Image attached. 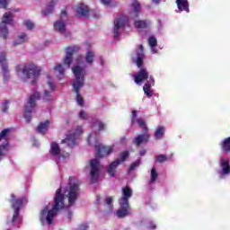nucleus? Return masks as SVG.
Listing matches in <instances>:
<instances>
[{
	"label": "nucleus",
	"mask_w": 230,
	"mask_h": 230,
	"mask_svg": "<svg viewBox=\"0 0 230 230\" xmlns=\"http://www.w3.org/2000/svg\"><path fill=\"white\" fill-rule=\"evenodd\" d=\"M65 200L66 195L62 193V189L60 187L56 190L52 208L49 209V206H45L40 213V221L41 226H44L46 222L49 226L53 224V218L58 215V211H62V209L66 208Z\"/></svg>",
	"instance_id": "nucleus-1"
},
{
	"label": "nucleus",
	"mask_w": 230,
	"mask_h": 230,
	"mask_svg": "<svg viewBox=\"0 0 230 230\" xmlns=\"http://www.w3.org/2000/svg\"><path fill=\"white\" fill-rule=\"evenodd\" d=\"M72 71L75 76V80L73 83L74 91L76 94V102L80 107H84V98L80 94V88L84 84L85 69L84 67L76 66L72 68Z\"/></svg>",
	"instance_id": "nucleus-2"
},
{
	"label": "nucleus",
	"mask_w": 230,
	"mask_h": 230,
	"mask_svg": "<svg viewBox=\"0 0 230 230\" xmlns=\"http://www.w3.org/2000/svg\"><path fill=\"white\" fill-rule=\"evenodd\" d=\"M132 189L126 186L122 189V197L119 199V208L117 210L118 218H125L130 215V203L128 199L132 197Z\"/></svg>",
	"instance_id": "nucleus-3"
},
{
	"label": "nucleus",
	"mask_w": 230,
	"mask_h": 230,
	"mask_svg": "<svg viewBox=\"0 0 230 230\" xmlns=\"http://www.w3.org/2000/svg\"><path fill=\"white\" fill-rule=\"evenodd\" d=\"M16 73L17 75L22 74L23 76L26 78V80H30V78H32V85H35L37 84V78L40 76V68H39L35 64L31 63L28 65H25L23 67L21 65L16 66Z\"/></svg>",
	"instance_id": "nucleus-4"
},
{
	"label": "nucleus",
	"mask_w": 230,
	"mask_h": 230,
	"mask_svg": "<svg viewBox=\"0 0 230 230\" xmlns=\"http://www.w3.org/2000/svg\"><path fill=\"white\" fill-rule=\"evenodd\" d=\"M37 100H40V93L39 92H35L34 94L30 95L29 100L27 102V106H25V113L24 118L27 123L31 121V112H33V109L37 106Z\"/></svg>",
	"instance_id": "nucleus-5"
},
{
	"label": "nucleus",
	"mask_w": 230,
	"mask_h": 230,
	"mask_svg": "<svg viewBox=\"0 0 230 230\" xmlns=\"http://www.w3.org/2000/svg\"><path fill=\"white\" fill-rule=\"evenodd\" d=\"M82 134H84V129L81 126H78L74 131L66 135V137L61 141V144L66 145L68 148H73V146H76V140Z\"/></svg>",
	"instance_id": "nucleus-6"
},
{
	"label": "nucleus",
	"mask_w": 230,
	"mask_h": 230,
	"mask_svg": "<svg viewBox=\"0 0 230 230\" xmlns=\"http://www.w3.org/2000/svg\"><path fill=\"white\" fill-rule=\"evenodd\" d=\"M6 24H13V14L12 13H5L2 17L0 37L4 40L8 39V27Z\"/></svg>",
	"instance_id": "nucleus-7"
},
{
	"label": "nucleus",
	"mask_w": 230,
	"mask_h": 230,
	"mask_svg": "<svg viewBox=\"0 0 230 230\" xmlns=\"http://www.w3.org/2000/svg\"><path fill=\"white\" fill-rule=\"evenodd\" d=\"M10 202L12 204V208L14 209V213L12 218V224L17 221L19 218V213L21 211V207L24 204V198L17 199L14 194H12Z\"/></svg>",
	"instance_id": "nucleus-8"
},
{
	"label": "nucleus",
	"mask_w": 230,
	"mask_h": 230,
	"mask_svg": "<svg viewBox=\"0 0 230 230\" xmlns=\"http://www.w3.org/2000/svg\"><path fill=\"white\" fill-rule=\"evenodd\" d=\"M80 193V186L78 183H69V190H68V206H75V202L78 200V195Z\"/></svg>",
	"instance_id": "nucleus-9"
},
{
	"label": "nucleus",
	"mask_w": 230,
	"mask_h": 230,
	"mask_svg": "<svg viewBox=\"0 0 230 230\" xmlns=\"http://www.w3.org/2000/svg\"><path fill=\"white\" fill-rule=\"evenodd\" d=\"M95 150L96 157H98V159H102L103 157H107V155H111V154H112V150H114V147L112 146L98 144L95 145Z\"/></svg>",
	"instance_id": "nucleus-10"
},
{
	"label": "nucleus",
	"mask_w": 230,
	"mask_h": 230,
	"mask_svg": "<svg viewBox=\"0 0 230 230\" xmlns=\"http://www.w3.org/2000/svg\"><path fill=\"white\" fill-rule=\"evenodd\" d=\"M66 51V55L64 58V66L71 67V64L73 63V56L75 55V53H78V51H80V47L76 45L67 47Z\"/></svg>",
	"instance_id": "nucleus-11"
},
{
	"label": "nucleus",
	"mask_w": 230,
	"mask_h": 230,
	"mask_svg": "<svg viewBox=\"0 0 230 230\" xmlns=\"http://www.w3.org/2000/svg\"><path fill=\"white\" fill-rule=\"evenodd\" d=\"M0 64L2 66L4 82H8L10 80V70L8 69V63L6 62V54L4 52H0Z\"/></svg>",
	"instance_id": "nucleus-12"
},
{
	"label": "nucleus",
	"mask_w": 230,
	"mask_h": 230,
	"mask_svg": "<svg viewBox=\"0 0 230 230\" xmlns=\"http://www.w3.org/2000/svg\"><path fill=\"white\" fill-rule=\"evenodd\" d=\"M127 18H125V16H119L115 18L113 28L115 39H118L119 37V30H121V28H125Z\"/></svg>",
	"instance_id": "nucleus-13"
},
{
	"label": "nucleus",
	"mask_w": 230,
	"mask_h": 230,
	"mask_svg": "<svg viewBox=\"0 0 230 230\" xmlns=\"http://www.w3.org/2000/svg\"><path fill=\"white\" fill-rule=\"evenodd\" d=\"M98 164H100V161H98L97 159H92L90 161V166H91L90 177L93 183L98 181V173H100V170L98 169Z\"/></svg>",
	"instance_id": "nucleus-14"
},
{
	"label": "nucleus",
	"mask_w": 230,
	"mask_h": 230,
	"mask_svg": "<svg viewBox=\"0 0 230 230\" xmlns=\"http://www.w3.org/2000/svg\"><path fill=\"white\" fill-rule=\"evenodd\" d=\"M150 141V133L143 132V134L137 135L133 139V145L136 146H141V145H146Z\"/></svg>",
	"instance_id": "nucleus-15"
},
{
	"label": "nucleus",
	"mask_w": 230,
	"mask_h": 230,
	"mask_svg": "<svg viewBox=\"0 0 230 230\" xmlns=\"http://www.w3.org/2000/svg\"><path fill=\"white\" fill-rule=\"evenodd\" d=\"M135 80V84H141V82H145V80H148L149 74L146 68H140L137 75H133Z\"/></svg>",
	"instance_id": "nucleus-16"
},
{
	"label": "nucleus",
	"mask_w": 230,
	"mask_h": 230,
	"mask_svg": "<svg viewBox=\"0 0 230 230\" xmlns=\"http://www.w3.org/2000/svg\"><path fill=\"white\" fill-rule=\"evenodd\" d=\"M149 80L146 82V84L143 86V91L145 94L147 96V98H152L154 93H152V85L155 84V79L152 75H150Z\"/></svg>",
	"instance_id": "nucleus-17"
},
{
	"label": "nucleus",
	"mask_w": 230,
	"mask_h": 230,
	"mask_svg": "<svg viewBox=\"0 0 230 230\" xmlns=\"http://www.w3.org/2000/svg\"><path fill=\"white\" fill-rule=\"evenodd\" d=\"M77 17H87L89 15V6L85 4H79L75 8Z\"/></svg>",
	"instance_id": "nucleus-18"
},
{
	"label": "nucleus",
	"mask_w": 230,
	"mask_h": 230,
	"mask_svg": "<svg viewBox=\"0 0 230 230\" xmlns=\"http://www.w3.org/2000/svg\"><path fill=\"white\" fill-rule=\"evenodd\" d=\"M119 164H121V161H119V159L113 161L107 168L109 175L116 177V168H118Z\"/></svg>",
	"instance_id": "nucleus-19"
},
{
	"label": "nucleus",
	"mask_w": 230,
	"mask_h": 230,
	"mask_svg": "<svg viewBox=\"0 0 230 230\" xmlns=\"http://www.w3.org/2000/svg\"><path fill=\"white\" fill-rule=\"evenodd\" d=\"M176 4L180 12L190 13V3H188V0H176Z\"/></svg>",
	"instance_id": "nucleus-20"
},
{
	"label": "nucleus",
	"mask_w": 230,
	"mask_h": 230,
	"mask_svg": "<svg viewBox=\"0 0 230 230\" xmlns=\"http://www.w3.org/2000/svg\"><path fill=\"white\" fill-rule=\"evenodd\" d=\"M62 152V149H60V146L57 142H52L50 146V155H53L54 157H60V154Z\"/></svg>",
	"instance_id": "nucleus-21"
},
{
	"label": "nucleus",
	"mask_w": 230,
	"mask_h": 230,
	"mask_svg": "<svg viewBox=\"0 0 230 230\" xmlns=\"http://www.w3.org/2000/svg\"><path fill=\"white\" fill-rule=\"evenodd\" d=\"M57 3H58V0H51L47 5V9L43 10L41 13L45 16L51 15V13H53V10H55Z\"/></svg>",
	"instance_id": "nucleus-22"
},
{
	"label": "nucleus",
	"mask_w": 230,
	"mask_h": 230,
	"mask_svg": "<svg viewBox=\"0 0 230 230\" xmlns=\"http://www.w3.org/2000/svg\"><path fill=\"white\" fill-rule=\"evenodd\" d=\"M135 28L137 30H146L150 26V21L148 20H137L134 23Z\"/></svg>",
	"instance_id": "nucleus-23"
},
{
	"label": "nucleus",
	"mask_w": 230,
	"mask_h": 230,
	"mask_svg": "<svg viewBox=\"0 0 230 230\" xmlns=\"http://www.w3.org/2000/svg\"><path fill=\"white\" fill-rule=\"evenodd\" d=\"M48 128H49V121L45 120L44 122H40L36 128V132H38L39 134H46V131L48 130Z\"/></svg>",
	"instance_id": "nucleus-24"
},
{
	"label": "nucleus",
	"mask_w": 230,
	"mask_h": 230,
	"mask_svg": "<svg viewBox=\"0 0 230 230\" xmlns=\"http://www.w3.org/2000/svg\"><path fill=\"white\" fill-rule=\"evenodd\" d=\"M220 166L222 168L223 175H229L230 173V165L228 160L221 159Z\"/></svg>",
	"instance_id": "nucleus-25"
},
{
	"label": "nucleus",
	"mask_w": 230,
	"mask_h": 230,
	"mask_svg": "<svg viewBox=\"0 0 230 230\" xmlns=\"http://www.w3.org/2000/svg\"><path fill=\"white\" fill-rule=\"evenodd\" d=\"M54 30H56V31H58L59 33H66V22L61 20L57 21L54 23Z\"/></svg>",
	"instance_id": "nucleus-26"
},
{
	"label": "nucleus",
	"mask_w": 230,
	"mask_h": 230,
	"mask_svg": "<svg viewBox=\"0 0 230 230\" xmlns=\"http://www.w3.org/2000/svg\"><path fill=\"white\" fill-rule=\"evenodd\" d=\"M28 40V35L22 32L21 35L17 37V39L13 41V46H19L21 44H24V42Z\"/></svg>",
	"instance_id": "nucleus-27"
},
{
	"label": "nucleus",
	"mask_w": 230,
	"mask_h": 230,
	"mask_svg": "<svg viewBox=\"0 0 230 230\" xmlns=\"http://www.w3.org/2000/svg\"><path fill=\"white\" fill-rule=\"evenodd\" d=\"M164 132H166V128L164 126H159L157 129L155 131V139L159 140L163 139V136H164Z\"/></svg>",
	"instance_id": "nucleus-28"
},
{
	"label": "nucleus",
	"mask_w": 230,
	"mask_h": 230,
	"mask_svg": "<svg viewBox=\"0 0 230 230\" xmlns=\"http://www.w3.org/2000/svg\"><path fill=\"white\" fill-rule=\"evenodd\" d=\"M221 146H222L224 152H226V154H229V152H230V137L224 139V141L221 143Z\"/></svg>",
	"instance_id": "nucleus-29"
},
{
	"label": "nucleus",
	"mask_w": 230,
	"mask_h": 230,
	"mask_svg": "<svg viewBox=\"0 0 230 230\" xmlns=\"http://www.w3.org/2000/svg\"><path fill=\"white\" fill-rule=\"evenodd\" d=\"M131 7L134 12V17H137V13L141 11V4H139V2L134 1L131 4Z\"/></svg>",
	"instance_id": "nucleus-30"
},
{
	"label": "nucleus",
	"mask_w": 230,
	"mask_h": 230,
	"mask_svg": "<svg viewBox=\"0 0 230 230\" xmlns=\"http://www.w3.org/2000/svg\"><path fill=\"white\" fill-rule=\"evenodd\" d=\"M54 70H56L60 75L58 76L59 80H62L64 78V66L62 64H57L56 66L54 67Z\"/></svg>",
	"instance_id": "nucleus-31"
},
{
	"label": "nucleus",
	"mask_w": 230,
	"mask_h": 230,
	"mask_svg": "<svg viewBox=\"0 0 230 230\" xmlns=\"http://www.w3.org/2000/svg\"><path fill=\"white\" fill-rule=\"evenodd\" d=\"M158 177H159V173H157V170H155V167H153V168L151 169L150 183H151V184H154V182H156Z\"/></svg>",
	"instance_id": "nucleus-32"
},
{
	"label": "nucleus",
	"mask_w": 230,
	"mask_h": 230,
	"mask_svg": "<svg viewBox=\"0 0 230 230\" xmlns=\"http://www.w3.org/2000/svg\"><path fill=\"white\" fill-rule=\"evenodd\" d=\"M85 62L86 64H93L94 62V52L87 51L85 56Z\"/></svg>",
	"instance_id": "nucleus-33"
},
{
	"label": "nucleus",
	"mask_w": 230,
	"mask_h": 230,
	"mask_svg": "<svg viewBox=\"0 0 230 230\" xmlns=\"http://www.w3.org/2000/svg\"><path fill=\"white\" fill-rule=\"evenodd\" d=\"M93 127H98V132H102V130H105L106 125L102 120H95L93 123Z\"/></svg>",
	"instance_id": "nucleus-34"
},
{
	"label": "nucleus",
	"mask_w": 230,
	"mask_h": 230,
	"mask_svg": "<svg viewBox=\"0 0 230 230\" xmlns=\"http://www.w3.org/2000/svg\"><path fill=\"white\" fill-rule=\"evenodd\" d=\"M157 163H166V161H170L172 159V155L170 157L166 156V155H158L155 157Z\"/></svg>",
	"instance_id": "nucleus-35"
},
{
	"label": "nucleus",
	"mask_w": 230,
	"mask_h": 230,
	"mask_svg": "<svg viewBox=\"0 0 230 230\" xmlns=\"http://www.w3.org/2000/svg\"><path fill=\"white\" fill-rule=\"evenodd\" d=\"M136 121L138 123V127H140V128H142V132H148V128L146 127V122L144 119H138Z\"/></svg>",
	"instance_id": "nucleus-36"
},
{
	"label": "nucleus",
	"mask_w": 230,
	"mask_h": 230,
	"mask_svg": "<svg viewBox=\"0 0 230 230\" xmlns=\"http://www.w3.org/2000/svg\"><path fill=\"white\" fill-rule=\"evenodd\" d=\"M139 164H141V160L140 159L132 163L131 165L129 166L128 170V172L130 173L131 172H134V170H136V168H137V166H139Z\"/></svg>",
	"instance_id": "nucleus-37"
},
{
	"label": "nucleus",
	"mask_w": 230,
	"mask_h": 230,
	"mask_svg": "<svg viewBox=\"0 0 230 230\" xmlns=\"http://www.w3.org/2000/svg\"><path fill=\"white\" fill-rule=\"evenodd\" d=\"M129 155L130 153L128 151H123L122 153H120V158H119V160L120 161V163H125V161L128 159Z\"/></svg>",
	"instance_id": "nucleus-38"
},
{
	"label": "nucleus",
	"mask_w": 230,
	"mask_h": 230,
	"mask_svg": "<svg viewBox=\"0 0 230 230\" xmlns=\"http://www.w3.org/2000/svg\"><path fill=\"white\" fill-rule=\"evenodd\" d=\"M137 59L136 61L137 66L141 67L143 66V53H137Z\"/></svg>",
	"instance_id": "nucleus-39"
},
{
	"label": "nucleus",
	"mask_w": 230,
	"mask_h": 230,
	"mask_svg": "<svg viewBox=\"0 0 230 230\" xmlns=\"http://www.w3.org/2000/svg\"><path fill=\"white\" fill-rule=\"evenodd\" d=\"M148 43L151 48H155V46H157V39H155V37L150 36L148 39Z\"/></svg>",
	"instance_id": "nucleus-40"
},
{
	"label": "nucleus",
	"mask_w": 230,
	"mask_h": 230,
	"mask_svg": "<svg viewBox=\"0 0 230 230\" xmlns=\"http://www.w3.org/2000/svg\"><path fill=\"white\" fill-rule=\"evenodd\" d=\"M42 99H43V102H51V94L48 90L44 91Z\"/></svg>",
	"instance_id": "nucleus-41"
},
{
	"label": "nucleus",
	"mask_w": 230,
	"mask_h": 230,
	"mask_svg": "<svg viewBox=\"0 0 230 230\" xmlns=\"http://www.w3.org/2000/svg\"><path fill=\"white\" fill-rule=\"evenodd\" d=\"M8 150V140H5L1 146H0V157L3 155V151Z\"/></svg>",
	"instance_id": "nucleus-42"
},
{
	"label": "nucleus",
	"mask_w": 230,
	"mask_h": 230,
	"mask_svg": "<svg viewBox=\"0 0 230 230\" xmlns=\"http://www.w3.org/2000/svg\"><path fill=\"white\" fill-rule=\"evenodd\" d=\"M49 89L53 93L55 91V84H53V80L49 78V75H48V83H47Z\"/></svg>",
	"instance_id": "nucleus-43"
},
{
	"label": "nucleus",
	"mask_w": 230,
	"mask_h": 230,
	"mask_svg": "<svg viewBox=\"0 0 230 230\" xmlns=\"http://www.w3.org/2000/svg\"><path fill=\"white\" fill-rule=\"evenodd\" d=\"M24 26L27 27V30H33L35 28V24L30 20L25 21Z\"/></svg>",
	"instance_id": "nucleus-44"
},
{
	"label": "nucleus",
	"mask_w": 230,
	"mask_h": 230,
	"mask_svg": "<svg viewBox=\"0 0 230 230\" xmlns=\"http://www.w3.org/2000/svg\"><path fill=\"white\" fill-rule=\"evenodd\" d=\"M137 111L133 110L131 112V125H134L136 123V121L137 120Z\"/></svg>",
	"instance_id": "nucleus-45"
},
{
	"label": "nucleus",
	"mask_w": 230,
	"mask_h": 230,
	"mask_svg": "<svg viewBox=\"0 0 230 230\" xmlns=\"http://www.w3.org/2000/svg\"><path fill=\"white\" fill-rule=\"evenodd\" d=\"M9 132H10V128H4V129H3V130L1 131V133H0V141H1V139H4V137H5V136H8Z\"/></svg>",
	"instance_id": "nucleus-46"
},
{
	"label": "nucleus",
	"mask_w": 230,
	"mask_h": 230,
	"mask_svg": "<svg viewBox=\"0 0 230 230\" xmlns=\"http://www.w3.org/2000/svg\"><path fill=\"white\" fill-rule=\"evenodd\" d=\"M8 105H10V101H5L4 103L3 104V112H8Z\"/></svg>",
	"instance_id": "nucleus-47"
},
{
	"label": "nucleus",
	"mask_w": 230,
	"mask_h": 230,
	"mask_svg": "<svg viewBox=\"0 0 230 230\" xmlns=\"http://www.w3.org/2000/svg\"><path fill=\"white\" fill-rule=\"evenodd\" d=\"M8 7V0H0V8H7Z\"/></svg>",
	"instance_id": "nucleus-48"
},
{
	"label": "nucleus",
	"mask_w": 230,
	"mask_h": 230,
	"mask_svg": "<svg viewBox=\"0 0 230 230\" xmlns=\"http://www.w3.org/2000/svg\"><path fill=\"white\" fill-rule=\"evenodd\" d=\"M112 200H113L112 197H109L106 199L105 204H107V206H112Z\"/></svg>",
	"instance_id": "nucleus-49"
},
{
	"label": "nucleus",
	"mask_w": 230,
	"mask_h": 230,
	"mask_svg": "<svg viewBox=\"0 0 230 230\" xmlns=\"http://www.w3.org/2000/svg\"><path fill=\"white\" fill-rule=\"evenodd\" d=\"M79 118H80V119H87V117H85V111H80Z\"/></svg>",
	"instance_id": "nucleus-50"
},
{
	"label": "nucleus",
	"mask_w": 230,
	"mask_h": 230,
	"mask_svg": "<svg viewBox=\"0 0 230 230\" xmlns=\"http://www.w3.org/2000/svg\"><path fill=\"white\" fill-rule=\"evenodd\" d=\"M89 229V226H87V224H83L79 226L78 230H87Z\"/></svg>",
	"instance_id": "nucleus-51"
},
{
	"label": "nucleus",
	"mask_w": 230,
	"mask_h": 230,
	"mask_svg": "<svg viewBox=\"0 0 230 230\" xmlns=\"http://www.w3.org/2000/svg\"><path fill=\"white\" fill-rule=\"evenodd\" d=\"M155 224L154 222H149L148 229H155Z\"/></svg>",
	"instance_id": "nucleus-52"
},
{
	"label": "nucleus",
	"mask_w": 230,
	"mask_h": 230,
	"mask_svg": "<svg viewBox=\"0 0 230 230\" xmlns=\"http://www.w3.org/2000/svg\"><path fill=\"white\" fill-rule=\"evenodd\" d=\"M66 16H67V11H66V10L61 11V18L66 17Z\"/></svg>",
	"instance_id": "nucleus-53"
},
{
	"label": "nucleus",
	"mask_w": 230,
	"mask_h": 230,
	"mask_svg": "<svg viewBox=\"0 0 230 230\" xmlns=\"http://www.w3.org/2000/svg\"><path fill=\"white\" fill-rule=\"evenodd\" d=\"M139 49H140V52H138V53H142L143 56H144L145 55V49H144L143 45H139Z\"/></svg>",
	"instance_id": "nucleus-54"
},
{
	"label": "nucleus",
	"mask_w": 230,
	"mask_h": 230,
	"mask_svg": "<svg viewBox=\"0 0 230 230\" xmlns=\"http://www.w3.org/2000/svg\"><path fill=\"white\" fill-rule=\"evenodd\" d=\"M146 150H145V149H142V150H140V152H139V155H140L141 157H143V155H146Z\"/></svg>",
	"instance_id": "nucleus-55"
},
{
	"label": "nucleus",
	"mask_w": 230,
	"mask_h": 230,
	"mask_svg": "<svg viewBox=\"0 0 230 230\" xmlns=\"http://www.w3.org/2000/svg\"><path fill=\"white\" fill-rule=\"evenodd\" d=\"M103 4H111V0H102Z\"/></svg>",
	"instance_id": "nucleus-56"
},
{
	"label": "nucleus",
	"mask_w": 230,
	"mask_h": 230,
	"mask_svg": "<svg viewBox=\"0 0 230 230\" xmlns=\"http://www.w3.org/2000/svg\"><path fill=\"white\" fill-rule=\"evenodd\" d=\"M100 61H101V66H103L105 64V61L103 60V57L100 56Z\"/></svg>",
	"instance_id": "nucleus-57"
},
{
	"label": "nucleus",
	"mask_w": 230,
	"mask_h": 230,
	"mask_svg": "<svg viewBox=\"0 0 230 230\" xmlns=\"http://www.w3.org/2000/svg\"><path fill=\"white\" fill-rule=\"evenodd\" d=\"M126 141H127V137H126L120 138V143L124 144Z\"/></svg>",
	"instance_id": "nucleus-58"
},
{
	"label": "nucleus",
	"mask_w": 230,
	"mask_h": 230,
	"mask_svg": "<svg viewBox=\"0 0 230 230\" xmlns=\"http://www.w3.org/2000/svg\"><path fill=\"white\" fill-rule=\"evenodd\" d=\"M68 218H71L73 217V212L71 210H68Z\"/></svg>",
	"instance_id": "nucleus-59"
},
{
	"label": "nucleus",
	"mask_w": 230,
	"mask_h": 230,
	"mask_svg": "<svg viewBox=\"0 0 230 230\" xmlns=\"http://www.w3.org/2000/svg\"><path fill=\"white\" fill-rule=\"evenodd\" d=\"M65 121H66V125H69V124L71 123V120H70L69 119H66Z\"/></svg>",
	"instance_id": "nucleus-60"
},
{
	"label": "nucleus",
	"mask_w": 230,
	"mask_h": 230,
	"mask_svg": "<svg viewBox=\"0 0 230 230\" xmlns=\"http://www.w3.org/2000/svg\"><path fill=\"white\" fill-rule=\"evenodd\" d=\"M161 0H153V3H155V4H159Z\"/></svg>",
	"instance_id": "nucleus-61"
},
{
	"label": "nucleus",
	"mask_w": 230,
	"mask_h": 230,
	"mask_svg": "<svg viewBox=\"0 0 230 230\" xmlns=\"http://www.w3.org/2000/svg\"><path fill=\"white\" fill-rule=\"evenodd\" d=\"M67 37H71V32H67L66 34H65V38L67 39Z\"/></svg>",
	"instance_id": "nucleus-62"
},
{
	"label": "nucleus",
	"mask_w": 230,
	"mask_h": 230,
	"mask_svg": "<svg viewBox=\"0 0 230 230\" xmlns=\"http://www.w3.org/2000/svg\"><path fill=\"white\" fill-rule=\"evenodd\" d=\"M66 155H69L66 153Z\"/></svg>",
	"instance_id": "nucleus-63"
},
{
	"label": "nucleus",
	"mask_w": 230,
	"mask_h": 230,
	"mask_svg": "<svg viewBox=\"0 0 230 230\" xmlns=\"http://www.w3.org/2000/svg\"><path fill=\"white\" fill-rule=\"evenodd\" d=\"M22 220H23V219H22Z\"/></svg>",
	"instance_id": "nucleus-64"
}]
</instances>
